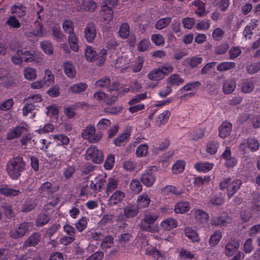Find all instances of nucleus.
<instances>
[{
    "label": "nucleus",
    "instance_id": "nucleus-1",
    "mask_svg": "<svg viewBox=\"0 0 260 260\" xmlns=\"http://www.w3.org/2000/svg\"><path fill=\"white\" fill-rule=\"evenodd\" d=\"M25 169V162L21 156L11 159L7 163V171L10 177L17 179Z\"/></svg>",
    "mask_w": 260,
    "mask_h": 260
},
{
    "label": "nucleus",
    "instance_id": "nucleus-2",
    "mask_svg": "<svg viewBox=\"0 0 260 260\" xmlns=\"http://www.w3.org/2000/svg\"><path fill=\"white\" fill-rule=\"evenodd\" d=\"M242 181L236 179L231 182L230 178H226L220 183L219 187L221 189H227V195L229 199H231L240 188Z\"/></svg>",
    "mask_w": 260,
    "mask_h": 260
},
{
    "label": "nucleus",
    "instance_id": "nucleus-3",
    "mask_svg": "<svg viewBox=\"0 0 260 260\" xmlns=\"http://www.w3.org/2000/svg\"><path fill=\"white\" fill-rule=\"evenodd\" d=\"M83 139L87 140L91 143H95L101 140L103 134L101 131L95 132L94 126L88 125L82 133Z\"/></svg>",
    "mask_w": 260,
    "mask_h": 260
},
{
    "label": "nucleus",
    "instance_id": "nucleus-4",
    "mask_svg": "<svg viewBox=\"0 0 260 260\" xmlns=\"http://www.w3.org/2000/svg\"><path fill=\"white\" fill-rule=\"evenodd\" d=\"M33 227L32 222H24L20 224L15 230L11 231L9 237L12 239H19L23 237Z\"/></svg>",
    "mask_w": 260,
    "mask_h": 260
},
{
    "label": "nucleus",
    "instance_id": "nucleus-5",
    "mask_svg": "<svg viewBox=\"0 0 260 260\" xmlns=\"http://www.w3.org/2000/svg\"><path fill=\"white\" fill-rule=\"evenodd\" d=\"M118 93H114L113 95L107 94L104 92L98 91L94 92L93 98L98 101L104 100V103L107 105L114 104L118 99Z\"/></svg>",
    "mask_w": 260,
    "mask_h": 260
},
{
    "label": "nucleus",
    "instance_id": "nucleus-6",
    "mask_svg": "<svg viewBox=\"0 0 260 260\" xmlns=\"http://www.w3.org/2000/svg\"><path fill=\"white\" fill-rule=\"evenodd\" d=\"M86 158L94 163L100 164L103 161L104 155L102 152L99 150L96 147L91 146L86 150Z\"/></svg>",
    "mask_w": 260,
    "mask_h": 260
},
{
    "label": "nucleus",
    "instance_id": "nucleus-7",
    "mask_svg": "<svg viewBox=\"0 0 260 260\" xmlns=\"http://www.w3.org/2000/svg\"><path fill=\"white\" fill-rule=\"evenodd\" d=\"M77 9L80 11L93 12L96 8V3L92 0H74Z\"/></svg>",
    "mask_w": 260,
    "mask_h": 260
},
{
    "label": "nucleus",
    "instance_id": "nucleus-8",
    "mask_svg": "<svg viewBox=\"0 0 260 260\" xmlns=\"http://www.w3.org/2000/svg\"><path fill=\"white\" fill-rule=\"evenodd\" d=\"M96 35V29L94 24L88 23L84 29V36L88 42H92Z\"/></svg>",
    "mask_w": 260,
    "mask_h": 260
},
{
    "label": "nucleus",
    "instance_id": "nucleus-9",
    "mask_svg": "<svg viewBox=\"0 0 260 260\" xmlns=\"http://www.w3.org/2000/svg\"><path fill=\"white\" fill-rule=\"evenodd\" d=\"M141 182L147 187L151 186L155 180V178L152 171L149 170L143 173L141 177Z\"/></svg>",
    "mask_w": 260,
    "mask_h": 260
},
{
    "label": "nucleus",
    "instance_id": "nucleus-10",
    "mask_svg": "<svg viewBox=\"0 0 260 260\" xmlns=\"http://www.w3.org/2000/svg\"><path fill=\"white\" fill-rule=\"evenodd\" d=\"M232 128V124L228 121H224L218 128L219 136L224 138L231 134Z\"/></svg>",
    "mask_w": 260,
    "mask_h": 260
},
{
    "label": "nucleus",
    "instance_id": "nucleus-11",
    "mask_svg": "<svg viewBox=\"0 0 260 260\" xmlns=\"http://www.w3.org/2000/svg\"><path fill=\"white\" fill-rule=\"evenodd\" d=\"M124 197V194L120 190L115 191L108 200L109 205L110 206L116 205L120 203Z\"/></svg>",
    "mask_w": 260,
    "mask_h": 260
},
{
    "label": "nucleus",
    "instance_id": "nucleus-12",
    "mask_svg": "<svg viewBox=\"0 0 260 260\" xmlns=\"http://www.w3.org/2000/svg\"><path fill=\"white\" fill-rule=\"evenodd\" d=\"M40 240L41 235L38 233H34L25 240L23 246L25 248L35 246L38 244Z\"/></svg>",
    "mask_w": 260,
    "mask_h": 260
},
{
    "label": "nucleus",
    "instance_id": "nucleus-13",
    "mask_svg": "<svg viewBox=\"0 0 260 260\" xmlns=\"http://www.w3.org/2000/svg\"><path fill=\"white\" fill-rule=\"evenodd\" d=\"M239 245V243L237 241H233L228 243L225 247V254L228 256H231L238 250Z\"/></svg>",
    "mask_w": 260,
    "mask_h": 260
},
{
    "label": "nucleus",
    "instance_id": "nucleus-14",
    "mask_svg": "<svg viewBox=\"0 0 260 260\" xmlns=\"http://www.w3.org/2000/svg\"><path fill=\"white\" fill-rule=\"evenodd\" d=\"M58 189V187H54L51 183L46 182L41 186L39 188V191L40 193L43 194L44 193H46L47 194L49 195L50 193L55 192Z\"/></svg>",
    "mask_w": 260,
    "mask_h": 260
},
{
    "label": "nucleus",
    "instance_id": "nucleus-15",
    "mask_svg": "<svg viewBox=\"0 0 260 260\" xmlns=\"http://www.w3.org/2000/svg\"><path fill=\"white\" fill-rule=\"evenodd\" d=\"M25 133H26V128L23 126H17L8 133L7 138L9 140H12L20 137Z\"/></svg>",
    "mask_w": 260,
    "mask_h": 260
},
{
    "label": "nucleus",
    "instance_id": "nucleus-16",
    "mask_svg": "<svg viewBox=\"0 0 260 260\" xmlns=\"http://www.w3.org/2000/svg\"><path fill=\"white\" fill-rule=\"evenodd\" d=\"M130 133L128 132H124L122 134L119 135L118 137L113 140L114 144L117 146H124L129 138Z\"/></svg>",
    "mask_w": 260,
    "mask_h": 260
},
{
    "label": "nucleus",
    "instance_id": "nucleus-17",
    "mask_svg": "<svg viewBox=\"0 0 260 260\" xmlns=\"http://www.w3.org/2000/svg\"><path fill=\"white\" fill-rule=\"evenodd\" d=\"M202 58L197 56H193L186 58L183 61V64L188 66L191 68L196 67L202 61Z\"/></svg>",
    "mask_w": 260,
    "mask_h": 260
},
{
    "label": "nucleus",
    "instance_id": "nucleus-18",
    "mask_svg": "<svg viewBox=\"0 0 260 260\" xmlns=\"http://www.w3.org/2000/svg\"><path fill=\"white\" fill-rule=\"evenodd\" d=\"M236 88V82L233 80H227L224 81L222 86V89L224 93H232Z\"/></svg>",
    "mask_w": 260,
    "mask_h": 260
},
{
    "label": "nucleus",
    "instance_id": "nucleus-19",
    "mask_svg": "<svg viewBox=\"0 0 260 260\" xmlns=\"http://www.w3.org/2000/svg\"><path fill=\"white\" fill-rule=\"evenodd\" d=\"M123 212L126 217H133L139 212V207L135 206H126L123 209Z\"/></svg>",
    "mask_w": 260,
    "mask_h": 260
},
{
    "label": "nucleus",
    "instance_id": "nucleus-20",
    "mask_svg": "<svg viewBox=\"0 0 260 260\" xmlns=\"http://www.w3.org/2000/svg\"><path fill=\"white\" fill-rule=\"evenodd\" d=\"M99 55L95 50H94L91 47L88 46L85 50V56L87 60L90 61H93L96 59H99Z\"/></svg>",
    "mask_w": 260,
    "mask_h": 260
},
{
    "label": "nucleus",
    "instance_id": "nucleus-21",
    "mask_svg": "<svg viewBox=\"0 0 260 260\" xmlns=\"http://www.w3.org/2000/svg\"><path fill=\"white\" fill-rule=\"evenodd\" d=\"M177 223L175 219L173 218H168L164 220L161 223V226L166 230H171L177 226Z\"/></svg>",
    "mask_w": 260,
    "mask_h": 260
},
{
    "label": "nucleus",
    "instance_id": "nucleus-22",
    "mask_svg": "<svg viewBox=\"0 0 260 260\" xmlns=\"http://www.w3.org/2000/svg\"><path fill=\"white\" fill-rule=\"evenodd\" d=\"M87 87V85L85 83H79L71 86L69 90L73 93H79L84 91Z\"/></svg>",
    "mask_w": 260,
    "mask_h": 260
},
{
    "label": "nucleus",
    "instance_id": "nucleus-23",
    "mask_svg": "<svg viewBox=\"0 0 260 260\" xmlns=\"http://www.w3.org/2000/svg\"><path fill=\"white\" fill-rule=\"evenodd\" d=\"M0 193L8 197H14L20 193L19 190L9 188L7 187H1Z\"/></svg>",
    "mask_w": 260,
    "mask_h": 260
},
{
    "label": "nucleus",
    "instance_id": "nucleus-24",
    "mask_svg": "<svg viewBox=\"0 0 260 260\" xmlns=\"http://www.w3.org/2000/svg\"><path fill=\"white\" fill-rule=\"evenodd\" d=\"M50 220V217L45 213H40L36 221V225L37 227L42 226L47 224Z\"/></svg>",
    "mask_w": 260,
    "mask_h": 260
},
{
    "label": "nucleus",
    "instance_id": "nucleus-25",
    "mask_svg": "<svg viewBox=\"0 0 260 260\" xmlns=\"http://www.w3.org/2000/svg\"><path fill=\"white\" fill-rule=\"evenodd\" d=\"M254 87V85L253 82L246 80L241 84V91L245 93H250L253 90Z\"/></svg>",
    "mask_w": 260,
    "mask_h": 260
},
{
    "label": "nucleus",
    "instance_id": "nucleus-26",
    "mask_svg": "<svg viewBox=\"0 0 260 260\" xmlns=\"http://www.w3.org/2000/svg\"><path fill=\"white\" fill-rule=\"evenodd\" d=\"M189 203L187 202L178 203L175 206L174 210L177 213H184L189 210Z\"/></svg>",
    "mask_w": 260,
    "mask_h": 260
},
{
    "label": "nucleus",
    "instance_id": "nucleus-27",
    "mask_svg": "<svg viewBox=\"0 0 260 260\" xmlns=\"http://www.w3.org/2000/svg\"><path fill=\"white\" fill-rule=\"evenodd\" d=\"M171 17H166L158 19L155 24V27L157 29H162L169 25L171 22Z\"/></svg>",
    "mask_w": 260,
    "mask_h": 260
},
{
    "label": "nucleus",
    "instance_id": "nucleus-28",
    "mask_svg": "<svg viewBox=\"0 0 260 260\" xmlns=\"http://www.w3.org/2000/svg\"><path fill=\"white\" fill-rule=\"evenodd\" d=\"M26 37L29 41L31 42H36L38 41L39 38H42L44 36V34H42L41 31H37V32H28L25 34Z\"/></svg>",
    "mask_w": 260,
    "mask_h": 260
},
{
    "label": "nucleus",
    "instance_id": "nucleus-29",
    "mask_svg": "<svg viewBox=\"0 0 260 260\" xmlns=\"http://www.w3.org/2000/svg\"><path fill=\"white\" fill-rule=\"evenodd\" d=\"M228 218V216L226 215L214 217L211 220V223L215 225H222L227 222Z\"/></svg>",
    "mask_w": 260,
    "mask_h": 260
},
{
    "label": "nucleus",
    "instance_id": "nucleus-30",
    "mask_svg": "<svg viewBox=\"0 0 260 260\" xmlns=\"http://www.w3.org/2000/svg\"><path fill=\"white\" fill-rule=\"evenodd\" d=\"M102 10L103 13V15L106 20H111L113 17V14L112 8L107 5H102Z\"/></svg>",
    "mask_w": 260,
    "mask_h": 260
},
{
    "label": "nucleus",
    "instance_id": "nucleus-31",
    "mask_svg": "<svg viewBox=\"0 0 260 260\" xmlns=\"http://www.w3.org/2000/svg\"><path fill=\"white\" fill-rule=\"evenodd\" d=\"M149 79L154 81L159 80L164 78V74L159 68L154 69L148 75Z\"/></svg>",
    "mask_w": 260,
    "mask_h": 260
},
{
    "label": "nucleus",
    "instance_id": "nucleus-32",
    "mask_svg": "<svg viewBox=\"0 0 260 260\" xmlns=\"http://www.w3.org/2000/svg\"><path fill=\"white\" fill-rule=\"evenodd\" d=\"M213 4L222 11H225L229 6L230 0H211Z\"/></svg>",
    "mask_w": 260,
    "mask_h": 260
},
{
    "label": "nucleus",
    "instance_id": "nucleus-33",
    "mask_svg": "<svg viewBox=\"0 0 260 260\" xmlns=\"http://www.w3.org/2000/svg\"><path fill=\"white\" fill-rule=\"evenodd\" d=\"M213 164L208 162H199L194 165V168L199 171L207 172L211 170Z\"/></svg>",
    "mask_w": 260,
    "mask_h": 260
},
{
    "label": "nucleus",
    "instance_id": "nucleus-34",
    "mask_svg": "<svg viewBox=\"0 0 260 260\" xmlns=\"http://www.w3.org/2000/svg\"><path fill=\"white\" fill-rule=\"evenodd\" d=\"M235 67L236 64L234 62H224L219 63L217 67V69L219 71L223 72L234 69Z\"/></svg>",
    "mask_w": 260,
    "mask_h": 260
},
{
    "label": "nucleus",
    "instance_id": "nucleus-35",
    "mask_svg": "<svg viewBox=\"0 0 260 260\" xmlns=\"http://www.w3.org/2000/svg\"><path fill=\"white\" fill-rule=\"evenodd\" d=\"M130 187L133 193L138 194L141 191L142 186L138 180L134 179L131 182Z\"/></svg>",
    "mask_w": 260,
    "mask_h": 260
},
{
    "label": "nucleus",
    "instance_id": "nucleus-36",
    "mask_svg": "<svg viewBox=\"0 0 260 260\" xmlns=\"http://www.w3.org/2000/svg\"><path fill=\"white\" fill-rule=\"evenodd\" d=\"M184 232L186 236L192 241L198 242L199 241V238L196 231L187 228L185 229Z\"/></svg>",
    "mask_w": 260,
    "mask_h": 260
},
{
    "label": "nucleus",
    "instance_id": "nucleus-37",
    "mask_svg": "<svg viewBox=\"0 0 260 260\" xmlns=\"http://www.w3.org/2000/svg\"><path fill=\"white\" fill-rule=\"evenodd\" d=\"M43 81L45 82V84H46L48 86L54 82V76L49 69L45 70V76Z\"/></svg>",
    "mask_w": 260,
    "mask_h": 260
},
{
    "label": "nucleus",
    "instance_id": "nucleus-38",
    "mask_svg": "<svg viewBox=\"0 0 260 260\" xmlns=\"http://www.w3.org/2000/svg\"><path fill=\"white\" fill-rule=\"evenodd\" d=\"M113 243V238L112 236H108L103 239L101 247L103 249L106 250L107 248L111 247Z\"/></svg>",
    "mask_w": 260,
    "mask_h": 260
},
{
    "label": "nucleus",
    "instance_id": "nucleus-39",
    "mask_svg": "<svg viewBox=\"0 0 260 260\" xmlns=\"http://www.w3.org/2000/svg\"><path fill=\"white\" fill-rule=\"evenodd\" d=\"M171 112L169 110H165L160 113L158 117L157 122L159 125L164 124L169 118Z\"/></svg>",
    "mask_w": 260,
    "mask_h": 260
},
{
    "label": "nucleus",
    "instance_id": "nucleus-40",
    "mask_svg": "<svg viewBox=\"0 0 260 260\" xmlns=\"http://www.w3.org/2000/svg\"><path fill=\"white\" fill-rule=\"evenodd\" d=\"M222 237L221 233L220 231H216L209 239V244L211 246H214L219 242Z\"/></svg>",
    "mask_w": 260,
    "mask_h": 260
},
{
    "label": "nucleus",
    "instance_id": "nucleus-41",
    "mask_svg": "<svg viewBox=\"0 0 260 260\" xmlns=\"http://www.w3.org/2000/svg\"><path fill=\"white\" fill-rule=\"evenodd\" d=\"M129 27L127 23H123L120 27L119 30V35L121 38L126 39L128 37L129 34Z\"/></svg>",
    "mask_w": 260,
    "mask_h": 260
},
{
    "label": "nucleus",
    "instance_id": "nucleus-42",
    "mask_svg": "<svg viewBox=\"0 0 260 260\" xmlns=\"http://www.w3.org/2000/svg\"><path fill=\"white\" fill-rule=\"evenodd\" d=\"M150 202V199L147 195H142L139 196L137 199L138 206L142 208L148 207L149 205Z\"/></svg>",
    "mask_w": 260,
    "mask_h": 260
},
{
    "label": "nucleus",
    "instance_id": "nucleus-43",
    "mask_svg": "<svg viewBox=\"0 0 260 260\" xmlns=\"http://www.w3.org/2000/svg\"><path fill=\"white\" fill-rule=\"evenodd\" d=\"M118 182L116 180L110 178L108 179V182L107 184L106 193L108 195L109 193L117 188Z\"/></svg>",
    "mask_w": 260,
    "mask_h": 260
},
{
    "label": "nucleus",
    "instance_id": "nucleus-44",
    "mask_svg": "<svg viewBox=\"0 0 260 260\" xmlns=\"http://www.w3.org/2000/svg\"><path fill=\"white\" fill-rule=\"evenodd\" d=\"M167 82L173 85H178L183 82V79L178 74H173L168 78Z\"/></svg>",
    "mask_w": 260,
    "mask_h": 260
},
{
    "label": "nucleus",
    "instance_id": "nucleus-45",
    "mask_svg": "<svg viewBox=\"0 0 260 260\" xmlns=\"http://www.w3.org/2000/svg\"><path fill=\"white\" fill-rule=\"evenodd\" d=\"M24 75L26 79L30 80H34L37 77L36 70L31 68H27L24 70Z\"/></svg>",
    "mask_w": 260,
    "mask_h": 260
},
{
    "label": "nucleus",
    "instance_id": "nucleus-46",
    "mask_svg": "<svg viewBox=\"0 0 260 260\" xmlns=\"http://www.w3.org/2000/svg\"><path fill=\"white\" fill-rule=\"evenodd\" d=\"M196 219L202 223L205 222L208 218V215L206 212L202 210H198L194 214Z\"/></svg>",
    "mask_w": 260,
    "mask_h": 260
},
{
    "label": "nucleus",
    "instance_id": "nucleus-47",
    "mask_svg": "<svg viewBox=\"0 0 260 260\" xmlns=\"http://www.w3.org/2000/svg\"><path fill=\"white\" fill-rule=\"evenodd\" d=\"M247 145L252 151H256L259 146L258 141L254 138H248L247 140Z\"/></svg>",
    "mask_w": 260,
    "mask_h": 260
},
{
    "label": "nucleus",
    "instance_id": "nucleus-48",
    "mask_svg": "<svg viewBox=\"0 0 260 260\" xmlns=\"http://www.w3.org/2000/svg\"><path fill=\"white\" fill-rule=\"evenodd\" d=\"M41 46L45 53L51 55L53 53V47L49 41H43L41 43Z\"/></svg>",
    "mask_w": 260,
    "mask_h": 260
},
{
    "label": "nucleus",
    "instance_id": "nucleus-49",
    "mask_svg": "<svg viewBox=\"0 0 260 260\" xmlns=\"http://www.w3.org/2000/svg\"><path fill=\"white\" fill-rule=\"evenodd\" d=\"M96 87L100 88H108L110 85V78L105 77L98 80L95 84Z\"/></svg>",
    "mask_w": 260,
    "mask_h": 260
},
{
    "label": "nucleus",
    "instance_id": "nucleus-50",
    "mask_svg": "<svg viewBox=\"0 0 260 260\" xmlns=\"http://www.w3.org/2000/svg\"><path fill=\"white\" fill-rule=\"evenodd\" d=\"M64 71L66 74L69 77H73L75 74V71L73 66L69 62H66L64 64Z\"/></svg>",
    "mask_w": 260,
    "mask_h": 260
},
{
    "label": "nucleus",
    "instance_id": "nucleus-51",
    "mask_svg": "<svg viewBox=\"0 0 260 260\" xmlns=\"http://www.w3.org/2000/svg\"><path fill=\"white\" fill-rule=\"evenodd\" d=\"M122 110L121 106H115L113 107H108L104 108V111L107 114H117L120 113Z\"/></svg>",
    "mask_w": 260,
    "mask_h": 260
},
{
    "label": "nucleus",
    "instance_id": "nucleus-52",
    "mask_svg": "<svg viewBox=\"0 0 260 260\" xmlns=\"http://www.w3.org/2000/svg\"><path fill=\"white\" fill-rule=\"evenodd\" d=\"M249 74H253L260 71V62H255L248 66L246 68Z\"/></svg>",
    "mask_w": 260,
    "mask_h": 260
},
{
    "label": "nucleus",
    "instance_id": "nucleus-53",
    "mask_svg": "<svg viewBox=\"0 0 260 260\" xmlns=\"http://www.w3.org/2000/svg\"><path fill=\"white\" fill-rule=\"evenodd\" d=\"M158 216L156 214L148 213L144 215V222H147L148 224H151L153 223L157 219Z\"/></svg>",
    "mask_w": 260,
    "mask_h": 260
},
{
    "label": "nucleus",
    "instance_id": "nucleus-54",
    "mask_svg": "<svg viewBox=\"0 0 260 260\" xmlns=\"http://www.w3.org/2000/svg\"><path fill=\"white\" fill-rule=\"evenodd\" d=\"M68 150L66 147L61 146L59 147L56 151V155L58 158V160L60 161L64 160L68 154Z\"/></svg>",
    "mask_w": 260,
    "mask_h": 260
},
{
    "label": "nucleus",
    "instance_id": "nucleus-55",
    "mask_svg": "<svg viewBox=\"0 0 260 260\" xmlns=\"http://www.w3.org/2000/svg\"><path fill=\"white\" fill-rule=\"evenodd\" d=\"M148 152V146L147 144H142L138 146L136 150V154L139 157L145 156Z\"/></svg>",
    "mask_w": 260,
    "mask_h": 260
},
{
    "label": "nucleus",
    "instance_id": "nucleus-56",
    "mask_svg": "<svg viewBox=\"0 0 260 260\" xmlns=\"http://www.w3.org/2000/svg\"><path fill=\"white\" fill-rule=\"evenodd\" d=\"M2 207L5 210V214L8 219H11L14 216V213L10 205L5 203L2 205Z\"/></svg>",
    "mask_w": 260,
    "mask_h": 260
},
{
    "label": "nucleus",
    "instance_id": "nucleus-57",
    "mask_svg": "<svg viewBox=\"0 0 260 260\" xmlns=\"http://www.w3.org/2000/svg\"><path fill=\"white\" fill-rule=\"evenodd\" d=\"M13 105V100L12 99H9L3 101L0 104V110L2 111H7L10 109Z\"/></svg>",
    "mask_w": 260,
    "mask_h": 260
},
{
    "label": "nucleus",
    "instance_id": "nucleus-58",
    "mask_svg": "<svg viewBox=\"0 0 260 260\" xmlns=\"http://www.w3.org/2000/svg\"><path fill=\"white\" fill-rule=\"evenodd\" d=\"M218 146L217 142H210L207 145V151L211 154H214L216 152Z\"/></svg>",
    "mask_w": 260,
    "mask_h": 260
},
{
    "label": "nucleus",
    "instance_id": "nucleus-59",
    "mask_svg": "<svg viewBox=\"0 0 260 260\" xmlns=\"http://www.w3.org/2000/svg\"><path fill=\"white\" fill-rule=\"evenodd\" d=\"M87 221L86 217H82L77 223L75 225L76 229L79 231H83L87 226Z\"/></svg>",
    "mask_w": 260,
    "mask_h": 260
},
{
    "label": "nucleus",
    "instance_id": "nucleus-60",
    "mask_svg": "<svg viewBox=\"0 0 260 260\" xmlns=\"http://www.w3.org/2000/svg\"><path fill=\"white\" fill-rule=\"evenodd\" d=\"M257 20H254V21L252 22L251 25H247L245 29L243 31L244 35L245 37H247L249 35H251L252 34V30L254 29L256 26H257L256 23L257 22Z\"/></svg>",
    "mask_w": 260,
    "mask_h": 260
},
{
    "label": "nucleus",
    "instance_id": "nucleus-61",
    "mask_svg": "<svg viewBox=\"0 0 260 260\" xmlns=\"http://www.w3.org/2000/svg\"><path fill=\"white\" fill-rule=\"evenodd\" d=\"M184 169V164L183 161H178L172 167V171L174 174H179Z\"/></svg>",
    "mask_w": 260,
    "mask_h": 260
},
{
    "label": "nucleus",
    "instance_id": "nucleus-62",
    "mask_svg": "<svg viewBox=\"0 0 260 260\" xmlns=\"http://www.w3.org/2000/svg\"><path fill=\"white\" fill-rule=\"evenodd\" d=\"M23 61L26 62H31L34 61L35 56L33 53L28 51H22V55Z\"/></svg>",
    "mask_w": 260,
    "mask_h": 260
},
{
    "label": "nucleus",
    "instance_id": "nucleus-63",
    "mask_svg": "<svg viewBox=\"0 0 260 260\" xmlns=\"http://www.w3.org/2000/svg\"><path fill=\"white\" fill-rule=\"evenodd\" d=\"M62 27L65 31L68 34L73 32V23L70 20H65L62 24Z\"/></svg>",
    "mask_w": 260,
    "mask_h": 260
},
{
    "label": "nucleus",
    "instance_id": "nucleus-64",
    "mask_svg": "<svg viewBox=\"0 0 260 260\" xmlns=\"http://www.w3.org/2000/svg\"><path fill=\"white\" fill-rule=\"evenodd\" d=\"M22 55V51L18 50L15 55L12 57V61L16 64H19L23 61Z\"/></svg>",
    "mask_w": 260,
    "mask_h": 260
}]
</instances>
